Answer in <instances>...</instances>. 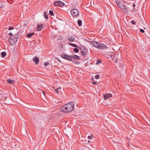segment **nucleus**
I'll return each instance as SVG.
<instances>
[{
    "label": "nucleus",
    "instance_id": "15",
    "mask_svg": "<svg viewBox=\"0 0 150 150\" xmlns=\"http://www.w3.org/2000/svg\"><path fill=\"white\" fill-rule=\"evenodd\" d=\"M72 62L73 63L76 64H80V62L74 60H73Z\"/></svg>",
    "mask_w": 150,
    "mask_h": 150
},
{
    "label": "nucleus",
    "instance_id": "18",
    "mask_svg": "<svg viewBox=\"0 0 150 150\" xmlns=\"http://www.w3.org/2000/svg\"><path fill=\"white\" fill-rule=\"evenodd\" d=\"M78 24L79 26H81L82 24V22L81 20H79L77 21Z\"/></svg>",
    "mask_w": 150,
    "mask_h": 150
},
{
    "label": "nucleus",
    "instance_id": "39",
    "mask_svg": "<svg viewBox=\"0 0 150 150\" xmlns=\"http://www.w3.org/2000/svg\"><path fill=\"white\" fill-rule=\"evenodd\" d=\"M88 138L89 139H90L92 138V137L91 136H88Z\"/></svg>",
    "mask_w": 150,
    "mask_h": 150
},
{
    "label": "nucleus",
    "instance_id": "27",
    "mask_svg": "<svg viewBox=\"0 0 150 150\" xmlns=\"http://www.w3.org/2000/svg\"><path fill=\"white\" fill-rule=\"evenodd\" d=\"M13 81H12L10 79H9L7 80V81L8 83H12L13 82Z\"/></svg>",
    "mask_w": 150,
    "mask_h": 150
},
{
    "label": "nucleus",
    "instance_id": "34",
    "mask_svg": "<svg viewBox=\"0 0 150 150\" xmlns=\"http://www.w3.org/2000/svg\"><path fill=\"white\" fill-rule=\"evenodd\" d=\"M135 5L134 3H133V11H134L135 8Z\"/></svg>",
    "mask_w": 150,
    "mask_h": 150
},
{
    "label": "nucleus",
    "instance_id": "9",
    "mask_svg": "<svg viewBox=\"0 0 150 150\" xmlns=\"http://www.w3.org/2000/svg\"><path fill=\"white\" fill-rule=\"evenodd\" d=\"M104 98L105 100H107L108 98L111 97L112 96V94L108 93H106L104 95Z\"/></svg>",
    "mask_w": 150,
    "mask_h": 150
},
{
    "label": "nucleus",
    "instance_id": "5",
    "mask_svg": "<svg viewBox=\"0 0 150 150\" xmlns=\"http://www.w3.org/2000/svg\"><path fill=\"white\" fill-rule=\"evenodd\" d=\"M71 13L74 17H76L79 14L78 10L76 9H73L71 11Z\"/></svg>",
    "mask_w": 150,
    "mask_h": 150
},
{
    "label": "nucleus",
    "instance_id": "14",
    "mask_svg": "<svg viewBox=\"0 0 150 150\" xmlns=\"http://www.w3.org/2000/svg\"><path fill=\"white\" fill-rule=\"evenodd\" d=\"M1 57L3 58L6 55V53L5 52H3L1 53Z\"/></svg>",
    "mask_w": 150,
    "mask_h": 150
},
{
    "label": "nucleus",
    "instance_id": "17",
    "mask_svg": "<svg viewBox=\"0 0 150 150\" xmlns=\"http://www.w3.org/2000/svg\"><path fill=\"white\" fill-rule=\"evenodd\" d=\"M34 120L35 121V122L37 124H38L39 125V124H41L40 121V119H39L37 118V119H34Z\"/></svg>",
    "mask_w": 150,
    "mask_h": 150
},
{
    "label": "nucleus",
    "instance_id": "16",
    "mask_svg": "<svg viewBox=\"0 0 150 150\" xmlns=\"http://www.w3.org/2000/svg\"><path fill=\"white\" fill-rule=\"evenodd\" d=\"M44 16L45 18L46 19H48L49 18L48 17V14L46 12H44Z\"/></svg>",
    "mask_w": 150,
    "mask_h": 150
},
{
    "label": "nucleus",
    "instance_id": "10",
    "mask_svg": "<svg viewBox=\"0 0 150 150\" xmlns=\"http://www.w3.org/2000/svg\"><path fill=\"white\" fill-rule=\"evenodd\" d=\"M33 61L35 62L36 64H37L39 62V58L36 56L34 57L33 58Z\"/></svg>",
    "mask_w": 150,
    "mask_h": 150
},
{
    "label": "nucleus",
    "instance_id": "19",
    "mask_svg": "<svg viewBox=\"0 0 150 150\" xmlns=\"http://www.w3.org/2000/svg\"><path fill=\"white\" fill-rule=\"evenodd\" d=\"M78 48H79V49L81 50L83 49V50H86V47L83 45L81 46L80 47H79Z\"/></svg>",
    "mask_w": 150,
    "mask_h": 150
},
{
    "label": "nucleus",
    "instance_id": "25",
    "mask_svg": "<svg viewBox=\"0 0 150 150\" xmlns=\"http://www.w3.org/2000/svg\"><path fill=\"white\" fill-rule=\"evenodd\" d=\"M49 14L52 16H53L54 15V13L53 11L52 10H50L49 11Z\"/></svg>",
    "mask_w": 150,
    "mask_h": 150
},
{
    "label": "nucleus",
    "instance_id": "20",
    "mask_svg": "<svg viewBox=\"0 0 150 150\" xmlns=\"http://www.w3.org/2000/svg\"><path fill=\"white\" fill-rule=\"evenodd\" d=\"M69 45L75 47H79L76 45L72 43H69Z\"/></svg>",
    "mask_w": 150,
    "mask_h": 150
},
{
    "label": "nucleus",
    "instance_id": "42",
    "mask_svg": "<svg viewBox=\"0 0 150 150\" xmlns=\"http://www.w3.org/2000/svg\"><path fill=\"white\" fill-rule=\"evenodd\" d=\"M6 97H5V100L6 99Z\"/></svg>",
    "mask_w": 150,
    "mask_h": 150
},
{
    "label": "nucleus",
    "instance_id": "41",
    "mask_svg": "<svg viewBox=\"0 0 150 150\" xmlns=\"http://www.w3.org/2000/svg\"><path fill=\"white\" fill-rule=\"evenodd\" d=\"M88 142H90V141H88Z\"/></svg>",
    "mask_w": 150,
    "mask_h": 150
},
{
    "label": "nucleus",
    "instance_id": "36",
    "mask_svg": "<svg viewBox=\"0 0 150 150\" xmlns=\"http://www.w3.org/2000/svg\"><path fill=\"white\" fill-rule=\"evenodd\" d=\"M92 83L93 84L95 85H98V83L97 82H93Z\"/></svg>",
    "mask_w": 150,
    "mask_h": 150
},
{
    "label": "nucleus",
    "instance_id": "30",
    "mask_svg": "<svg viewBox=\"0 0 150 150\" xmlns=\"http://www.w3.org/2000/svg\"><path fill=\"white\" fill-rule=\"evenodd\" d=\"M54 58H55V59L56 61H59V62H60L61 63L60 60L58 58H57L56 57H54Z\"/></svg>",
    "mask_w": 150,
    "mask_h": 150
},
{
    "label": "nucleus",
    "instance_id": "37",
    "mask_svg": "<svg viewBox=\"0 0 150 150\" xmlns=\"http://www.w3.org/2000/svg\"><path fill=\"white\" fill-rule=\"evenodd\" d=\"M139 31H140V32H141L142 33H144L145 32L144 30L143 29H141Z\"/></svg>",
    "mask_w": 150,
    "mask_h": 150
},
{
    "label": "nucleus",
    "instance_id": "40",
    "mask_svg": "<svg viewBox=\"0 0 150 150\" xmlns=\"http://www.w3.org/2000/svg\"><path fill=\"white\" fill-rule=\"evenodd\" d=\"M42 93L44 95V96H45V92L44 91H42Z\"/></svg>",
    "mask_w": 150,
    "mask_h": 150
},
{
    "label": "nucleus",
    "instance_id": "29",
    "mask_svg": "<svg viewBox=\"0 0 150 150\" xmlns=\"http://www.w3.org/2000/svg\"><path fill=\"white\" fill-rule=\"evenodd\" d=\"M4 6V5L3 4L0 2V9L2 8Z\"/></svg>",
    "mask_w": 150,
    "mask_h": 150
},
{
    "label": "nucleus",
    "instance_id": "31",
    "mask_svg": "<svg viewBox=\"0 0 150 150\" xmlns=\"http://www.w3.org/2000/svg\"><path fill=\"white\" fill-rule=\"evenodd\" d=\"M49 63L48 62H45L44 63V66H47L49 65Z\"/></svg>",
    "mask_w": 150,
    "mask_h": 150
},
{
    "label": "nucleus",
    "instance_id": "35",
    "mask_svg": "<svg viewBox=\"0 0 150 150\" xmlns=\"http://www.w3.org/2000/svg\"><path fill=\"white\" fill-rule=\"evenodd\" d=\"M54 90L55 91V92H57V93H59V88H57L55 89Z\"/></svg>",
    "mask_w": 150,
    "mask_h": 150
},
{
    "label": "nucleus",
    "instance_id": "21",
    "mask_svg": "<svg viewBox=\"0 0 150 150\" xmlns=\"http://www.w3.org/2000/svg\"><path fill=\"white\" fill-rule=\"evenodd\" d=\"M20 34L19 33H18L17 34H15V35H14L15 37V38L17 40H18V38Z\"/></svg>",
    "mask_w": 150,
    "mask_h": 150
},
{
    "label": "nucleus",
    "instance_id": "12",
    "mask_svg": "<svg viewBox=\"0 0 150 150\" xmlns=\"http://www.w3.org/2000/svg\"><path fill=\"white\" fill-rule=\"evenodd\" d=\"M71 57L72 59L73 58L74 59H77V60H78V59H80L79 57L77 55H71Z\"/></svg>",
    "mask_w": 150,
    "mask_h": 150
},
{
    "label": "nucleus",
    "instance_id": "38",
    "mask_svg": "<svg viewBox=\"0 0 150 150\" xmlns=\"http://www.w3.org/2000/svg\"><path fill=\"white\" fill-rule=\"evenodd\" d=\"M8 35L10 36L11 37L12 36H13V34L11 33H10L8 34Z\"/></svg>",
    "mask_w": 150,
    "mask_h": 150
},
{
    "label": "nucleus",
    "instance_id": "23",
    "mask_svg": "<svg viewBox=\"0 0 150 150\" xmlns=\"http://www.w3.org/2000/svg\"><path fill=\"white\" fill-rule=\"evenodd\" d=\"M102 62V60L100 59H98L97 60V62L96 64H99L101 63Z\"/></svg>",
    "mask_w": 150,
    "mask_h": 150
},
{
    "label": "nucleus",
    "instance_id": "24",
    "mask_svg": "<svg viewBox=\"0 0 150 150\" xmlns=\"http://www.w3.org/2000/svg\"><path fill=\"white\" fill-rule=\"evenodd\" d=\"M81 55L83 56H85L86 54V52L83 50H81Z\"/></svg>",
    "mask_w": 150,
    "mask_h": 150
},
{
    "label": "nucleus",
    "instance_id": "28",
    "mask_svg": "<svg viewBox=\"0 0 150 150\" xmlns=\"http://www.w3.org/2000/svg\"><path fill=\"white\" fill-rule=\"evenodd\" d=\"M100 76V75L98 74H96L95 75V78L96 79H99V77Z\"/></svg>",
    "mask_w": 150,
    "mask_h": 150
},
{
    "label": "nucleus",
    "instance_id": "8",
    "mask_svg": "<svg viewBox=\"0 0 150 150\" xmlns=\"http://www.w3.org/2000/svg\"><path fill=\"white\" fill-rule=\"evenodd\" d=\"M118 55V54H115L111 55V58L115 63H117L118 62L117 57Z\"/></svg>",
    "mask_w": 150,
    "mask_h": 150
},
{
    "label": "nucleus",
    "instance_id": "22",
    "mask_svg": "<svg viewBox=\"0 0 150 150\" xmlns=\"http://www.w3.org/2000/svg\"><path fill=\"white\" fill-rule=\"evenodd\" d=\"M75 38L73 37H71L69 38V40L70 42H72L74 40Z\"/></svg>",
    "mask_w": 150,
    "mask_h": 150
},
{
    "label": "nucleus",
    "instance_id": "11",
    "mask_svg": "<svg viewBox=\"0 0 150 150\" xmlns=\"http://www.w3.org/2000/svg\"><path fill=\"white\" fill-rule=\"evenodd\" d=\"M43 26L42 24L41 25H38L37 28V30L38 31H40L43 28Z\"/></svg>",
    "mask_w": 150,
    "mask_h": 150
},
{
    "label": "nucleus",
    "instance_id": "6",
    "mask_svg": "<svg viewBox=\"0 0 150 150\" xmlns=\"http://www.w3.org/2000/svg\"><path fill=\"white\" fill-rule=\"evenodd\" d=\"M53 4L55 6L62 7L65 4L60 1H54L53 3Z\"/></svg>",
    "mask_w": 150,
    "mask_h": 150
},
{
    "label": "nucleus",
    "instance_id": "26",
    "mask_svg": "<svg viewBox=\"0 0 150 150\" xmlns=\"http://www.w3.org/2000/svg\"><path fill=\"white\" fill-rule=\"evenodd\" d=\"M73 50L76 53H78L79 52V50L77 48H74Z\"/></svg>",
    "mask_w": 150,
    "mask_h": 150
},
{
    "label": "nucleus",
    "instance_id": "2",
    "mask_svg": "<svg viewBox=\"0 0 150 150\" xmlns=\"http://www.w3.org/2000/svg\"><path fill=\"white\" fill-rule=\"evenodd\" d=\"M116 3L117 6L122 9L125 13H128L129 12V8L126 5V3L125 2L122 0H116Z\"/></svg>",
    "mask_w": 150,
    "mask_h": 150
},
{
    "label": "nucleus",
    "instance_id": "4",
    "mask_svg": "<svg viewBox=\"0 0 150 150\" xmlns=\"http://www.w3.org/2000/svg\"><path fill=\"white\" fill-rule=\"evenodd\" d=\"M8 42L11 45H15L16 42H17L16 39L15 38L14 35L9 37L8 39Z\"/></svg>",
    "mask_w": 150,
    "mask_h": 150
},
{
    "label": "nucleus",
    "instance_id": "7",
    "mask_svg": "<svg viewBox=\"0 0 150 150\" xmlns=\"http://www.w3.org/2000/svg\"><path fill=\"white\" fill-rule=\"evenodd\" d=\"M61 57L63 59L68 60L69 61H71L72 59L71 57V56H69L66 54H63L61 55Z\"/></svg>",
    "mask_w": 150,
    "mask_h": 150
},
{
    "label": "nucleus",
    "instance_id": "32",
    "mask_svg": "<svg viewBox=\"0 0 150 150\" xmlns=\"http://www.w3.org/2000/svg\"><path fill=\"white\" fill-rule=\"evenodd\" d=\"M131 23L132 25H135L136 23V22L132 20L131 21Z\"/></svg>",
    "mask_w": 150,
    "mask_h": 150
},
{
    "label": "nucleus",
    "instance_id": "13",
    "mask_svg": "<svg viewBox=\"0 0 150 150\" xmlns=\"http://www.w3.org/2000/svg\"><path fill=\"white\" fill-rule=\"evenodd\" d=\"M35 33L34 32L32 33H29L27 35V37L28 38H30L32 35H34Z\"/></svg>",
    "mask_w": 150,
    "mask_h": 150
},
{
    "label": "nucleus",
    "instance_id": "33",
    "mask_svg": "<svg viewBox=\"0 0 150 150\" xmlns=\"http://www.w3.org/2000/svg\"><path fill=\"white\" fill-rule=\"evenodd\" d=\"M14 29V28L13 27L11 26H9L8 28L9 30H11Z\"/></svg>",
    "mask_w": 150,
    "mask_h": 150
},
{
    "label": "nucleus",
    "instance_id": "3",
    "mask_svg": "<svg viewBox=\"0 0 150 150\" xmlns=\"http://www.w3.org/2000/svg\"><path fill=\"white\" fill-rule=\"evenodd\" d=\"M91 44L94 47L99 49L106 50L108 48L107 46L105 45L98 42L92 41Z\"/></svg>",
    "mask_w": 150,
    "mask_h": 150
},
{
    "label": "nucleus",
    "instance_id": "1",
    "mask_svg": "<svg viewBox=\"0 0 150 150\" xmlns=\"http://www.w3.org/2000/svg\"><path fill=\"white\" fill-rule=\"evenodd\" d=\"M74 103L73 102H69L60 108L61 111L64 112H69L74 109Z\"/></svg>",
    "mask_w": 150,
    "mask_h": 150
}]
</instances>
